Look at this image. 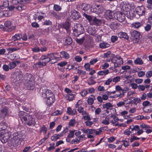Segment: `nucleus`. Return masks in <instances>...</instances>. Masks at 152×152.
Returning a JSON list of instances; mask_svg holds the SVG:
<instances>
[{
    "instance_id": "64",
    "label": "nucleus",
    "mask_w": 152,
    "mask_h": 152,
    "mask_svg": "<svg viewBox=\"0 0 152 152\" xmlns=\"http://www.w3.org/2000/svg\"><path fill=\"white\" fill-rule=\"evenodd\" d=\"M111 41L112 42H114L116 41L118 39V37L115 36H112L111 37Z\"/></svg>"
},
{
    "instance_id": "61",
    "label": "nucleus",
    "mask_w": 152,
    "mask_h": 152,
    "mask_svg": "<svg viewBox=\"0 0 152 152\" xmlns=\"http://www.w3.org/2000/svg\"><path fill=\"white\" fill-rule=\"evenodd\" d=\"M47 129V128L44 125H43L41 129V132L43 131V133L46 134Z\"/></svg>"
},
{
    "instance_id": "38",
    "label": "nucleus",
    "mask_w": 152,
    "mask_h": 152,
    "mask_svg": "<svg viewBox=\"0 0 152 152\" xmlns=\"http://www.w3.org/2000/svg\"><path fill=\"white\" fill-rule=\"evenodd\" d=\"M99 46L101 48L103 49L108 47L110 45L106 42H103L99 44Z\"/></svg>"
},
{
    "instance_id": "19",
    "label": "nucleus",
    "mask_w": 152,
    "mask_h": 152,
    "mask_svg": "<svg viewBox=\"0 0 152 152\" xmlns=\"http://www.w3.org/2000/svg\"><path fill=\"white\" fill-rule=\"evenodd\" d=\"M8 112V110L7 107H3L1 108L0 112V117L4 118L5 117Z\"/></svg>"
},
{
    "instance_id": "17",
    "label": "nucleus",
    "mask_w": 152,
    "mask_h": 152,
    "mask_svg": "<svg viewBox=\"0 0 152 152\" xmlns=\"http://www.w3.org/2000/svg\"><path fill=\"white\" fill-rule=\"evenodd\" d=\"M15 8L18 10H21L25 9L24 6L22 4H19L18 6L15 7L14 5H11L8 7V9L10 11H12Z\"/></svg>"
},
{
    "instance_id": "24",
    "label": "nucleus",
    "mask_w": 152,
    "mask_h": 152,
    "mask_svg": "<svg viewBox=\"0 0 152 152\" xmlns=\"http://www.w3.org/2000/svg\"><path fill=\"white\" fill-rule=\"evenodd\" d=\"M20 62L18 61H15V62H12L9 63V66L10 67V69H12L15 68L17 65V64H18Z\"/></svg>"
},
{
    "instance_id": "37",
    "label": "nucleus",
    "mask_w": 152,
    "mask_h": 152,
    "mask_svg": "<svg viewBox=\"0 0 152 152\" xmlns=\"http://www.w3.org/2000/svg\"><path fill=\"white\" fill-rule=\"evenodd\" d=\"M66 95L68 97L67 100L69 101L73 100L75 97V95L73 94H67Z\"/></svg>"
},
{
    "instance_id": "45",
    "label": "nucleus",
    "mask_w": 152,
    "mask_h": 152,
    "mask_svg": "<svg viewBox=\"0 0 152 152\" xmlns=\"http://www.w3.org/2000/svg\"><path fill=\"white\" fill-rule=\"evenodd\" d=\"M53 9L54 10L56 11H59L61 10L62 8L59 5L55 4L54 5Z\"/></svg>"
},
{
    "instance_id": "54",
    "label": "nucleus",
    "mask_w": 152,
    "mask_h": 152,
    "mask_svg": "<svg viewBox=\"0 0 152 152\" xmlns=\"http://www.w3.org/2000/svg\"><path fill=\"white\" fill-rule=\"evenodd\" d=\"M140 127L142 128V129L145 130H146L147 129L150 127L149 126L146 125L144 124H142L141 125H140Z\"/></svg>"
},
{
    "instance_id": "36",
    "label": "nucleus",
    "mask_w": 152,
    "mask_h": 152,
    "mask_svg": "<svg viewBox=\"0 0 152 152\" xmlns=\"http://www.w3.org/2000/svg\"><path fill=\"white\" fill-rule=\"evenodd\" d=\"M134 63L137 64L142 65L143 62L142 60L140 58H137L134 61Z\"/></svg>"
},
{
    "instance_id": "47",
    "label": "nucleus",
    "mask_w": 152,
    "mask_h": 152,
    "mask_svg": "<svg viewBox=\"0 0 152 152\" xmlns=\"http://www.w3.org/2000/svg\"><path fill=\"white\" fill-rule=\"evenodd\" d=\"M78 149V148H76L73 149H72L70 150L69 148H67L63 150L61 152H63V151H67V152H72L76 151Z\"/></svg>"
},
{
    "instance_id": "44",
    "label": "nucleus",
    "mask_w": 152,
    "mask_h": 152,
    "mask_svg": "<svg viewBox=\"0 0 152 152\" xmlns=\"http://www.w3.org/2000/svg\"><path fill=\"white\" fill-rule=\"evenodd\" d=\"M117 93L114 96H113V98L117 97L118 96L122 97L124 95V91H122V92H121V91H119V93Z\"/></svg>"
},
{
    "instance_id": "6",
    "label": "nucleus",
    "mask_w": 152,
    "mask_h": 152,
    "mask_svg": "<svg viewBox=\"0 0 152 152\" xmlns=\"http://www.w3.org/2000/svg\"><path fill=\"white\" fill-rule=\"evenodd\" d=\"M73 29L74 34L76 36H79L83 32V27L80 24H76Z\"/></svg>"
},
{
    "instance_id": "39",
    "label": "nucleus",
    "mask_w": 152,
    "mask_h": 152,
    "mask_svg": "<svg viewBox=\"0 0 152 152\" xmlns=\"http://www.w3.org/2000/svg\"><path fill=\"white\" fill-rule=\"evenodd\" d=\"M147 4L146 7L148 9H152V0H147Z\"/></svg>"
},
{
    "instance_id": "50",
    "label": "nucleus",
    "mask_w": 152,
    "mask_h": 152,
    "mask_svg": "<svg viewBox=\"0 0 152 152\" xmlns=\"http://www.w3.org/2000/svg\"><path fill=\"white\" fill-rule=\"evenodd\" d=\"M121 78L119 76H116L115 77H114L113 78H112V80H113V82L116 83L118 82L120 80Z\"/></svg>"
},
{
    "instance_id": "27",
    "label": "nucleus",
    "mask_w": 152,
    "mask_h": 152,
    "mask_svg": "<svg viewBox=\"0 0 152 152\" xmlns=\"http://www.w3.org/2000/svg\"><path fill=\"white\" fill-rule=\"evenodd\" d=\"M91 96L92 97H89L87 100L88 104L89 105H91L93 104L94 102V100L96 99L95 96L91 95Z\"/></svg>"
},
{
    "instance_id": "8",
    "label": "nucleus",
    "mask_w": 152,
    "mask_h": 152,
    "mask_svg": "<svg viewBox=\"0 0 152 152\" xmlns=\"http://www.w3.org/2000/svg\"><path fill=\"white\" fill-rule=\"evenodd\" d=\"M104 10V7L102 5H96L92 6L91 9L92 12H95L96 14L102 13Z\"/></svg>"
},
{
    "instance_id": "51",
    "label": "nucleus",
    "mask_w": 152,
    "mask_h": 152,
    "mask_svg": "<svg viewBox=\"0 0 152 152\" xmlns=\"http://www.w3.org/2000/svg\"><path fill=\"white\" fill-rule=\"evenodd\" d=\"M11 24L12 23L10 20L6 21L4 23V26L7 28L9 27Z\"/></svg>"
},
{
    "instance_id": "25",
    "label": "nucleus",
    "mask_w": 152,
    "mask_h": 152,
    "mask_svg": "<svg viewBox=\"0 0 152 152\" xmlns=\"http://www.w3.org/2000/svg\"><path fill=\"white\" fill-rule=\"evenodd\" d=\"M7 125L5 123L2 122L0 124V130H4L5 132H7Z\"/></svg>"
},
{
    "instance_id": "35",
    "label": "nucleus",
    "mask_w": 152,
    "mask_h": 152,
    "mask_svg": "<svg viewBox=\"0 0 152 152\" xmlns=\"http://www.w3.org/2000/svg\"><path fill=\"white\" fill-rule=\"evenodd\" d=\"M62 55V57L65 59H68L69 58V54L66 52L62 51L60 53Z\"/></svg>"
},
{
    "instance_id": "30",
    "label": "nucleus",
    "mask_w": 152,
    "mask_h": 152,
    "mask_svg": "<svg viewBox=\"0 0 152 152\" xmlns=\"http://www.w3.org/2000/svg\"><path fill=\"white\" fill-rule=\"evenodd\" d=\"M62 136L63 135L61 134H56L51 137V139L53 141H56L57 139H59L60 137Z\"/></svg>"
},
{
    "instance_id": "49",
    "label": "nucleus",
    "mask_w": 152,
    "mask_h": 152,
    "mask_svg": "<svg viewBox=\"0 0 152 152\" xmlns=\"http://www.w3.org/2000/svg\"><path fill=\"white\" fill-rule=\"evenodd\" d=\"M88 31V33L92 35H94L96 33V30L94 28H90Z\"/></svg>"
},
{
    "instance_id": "15",
    "label": "nucleus",
    "mask_w": 152,
    "mask_h": 152,
    "mask_svg": "<svg viewBox=\"0 0 152 152\" xmlns=\"http://www.w3.org/2000/svg\"><path fill=\"white\" fill-rule=\"evenodd\" d=\"M140 34L138 31H134L131 33V37L133 40H135L137 42L140 39Z\"/></svg>"
},
{
    "instance_id": "21",
    "label": "nucleus",
    "mask_w": 152,
    "mask_h": 152,
    "mask_svg": "<svg viewBox=\"0 0 152 152\" xmlns=\"http://www.w3.org/2000/svg\"><path fill=\"white\" fill-rule=\"evenodd\" d=\"M129 5L126 4H124L121 7L122 10L124 12V13L126 14L128 16V12L130 10L129 8Z\"/></svg>"
},
{
    "instance_id": "48",
    "label": "nucleus",
    "mask_w": 152,
    "mask_h": 152,
    "mask_svg": "<svg viewBox=\"0 0 152 152\" xmlns=\"http://www.w3.org/2000/svg\"><path fill=\"white\" fill-rule=\"evenodd\" d=\"M83 15L90 22H91L92 20V19L91 17L89 15H88L85 13L83 14Z\"/></svg>"
},
{
    "instance_id": "62",
    "label": "nucleus",
    "mask_w": 152,
    "mask_h": 152,
    "mask_svg": "<svg viewBox=\"0 0 152 152\" xmlns=\"http://www.w3.org/2000/svg\"><path fill=\"white\" fill-rule=\"evenodd\" d=\"M151 26L149 24H147V25L145 27V31H148L151 29Z\"/></svg>"
},
{
    "instance_id": "4",
    "label": "nucleus",
    "mask_w": 152,
    "mask_h": 152,
    "mask_svg": "<svg viewBox=\"0 0 152 152\" xmlns=\"http://www.w3.org/2000/svg\"><path fill=\"white\" fill-rule=\"evenodd\" d=\"M56 54V53H51L46 55H42L41 56L40 59H45L47 63L51 61V63L53 64L56 62L57 58L55 56Z\"/></svg>"
},
{
    "instance_id": "13",
    "label": "nucleus",
    "mask_w": 152,
    "mask_h": 152,
    "mask_svg": "<svg viewBox=\"0 0 152 152\" xmlns=\"http://www.w3.org/2000/svg\"><path fill=\"white\" fill-rule=\"evenodd\" d=\"M111 117L113 118V120L110 121V123L114 126H121L122 124H119L118 122V121H119V119L115 116L114 115H112Z\"/></svg>"
},
{
    "instance_id": "34",
    "label": "nucleus",
    "mask_w": 152,
    "mask_h": 152,
    "mask_svg": "<svg viewBox=\"0 0 152 152\" xmlns=\"http://www.w3.org/2000/svg\"><path fill=\"white\" fill-rule=\"evenodd\" d=\"M99 131H97V130L94 129H89V133L91 134H92L94 135L96 134V135H98L99 134Z\"/></svg>"
},
{
    "instance_id": "22",
    "label": "nucleus",
    "mask_w": 152,
    "mask_h": 152,
    "mask_svg": "<svg viewBox=\"0 0 152 152\" xmlns=\"http://www.w3.org/2000/svg\"><path fill=\"white\" fill-rule=\"evenodd\" d=\"M118 36L120 38H124L127 40L129 39V36L125 32H120L118 33Z\"/></svg>"
},
{
    "instance_id": "31",
    "label": "nucleus",
    "mask_w": 152,
    "mask_h": 152,
    "mask_svg": "<svg viewBox=\"0 0 152 152\" xmlns=\"http://www.w3.org/2000/svg\"><path fill=\"white\" fill-rule=\"evenodd\" d=\"M109 26L111 29L113 30H115L118 28V24L117 23L112 22L110 24Z\"/></svg>"
},
{
    "instance_id": "3",
    "label": "nucleus",
    "mask_w": 152,
    "mask_h": 152,
    "mask_svg": "<svg viewBox=\"0 0 152 152\" xmlns=\"http://www.w3.org/2000/svg\"><path fill=\"white\" fill-rule=\"evenodd\" d=\"M25 138L20 133H14L10 140L11 144L14 146H17L20 143V141Z\"/></svg>"
},
{
    "instance_id": "58",
    "label": "nucleus",
    "mask_w": 152,
    "mask_h": 152,
    "mask_svg": "<svg viewBox=\"0 0 152 152\" xmlns=\"http://www.w3.org/2000/svg\"><path fill=\"white\" fill-rule=\"evenodd\" d=\"M111 55L112 56L113 55L111 54V52L110 51H108L106 53H104V57L105 58H108Z\"/></svg>"
},
{
    "instance_id": "52",
    "label": "nucleus",
    "mask_w": 152,
    "mask_h": 152,
    "mask_svg": "<svg viewBox=\"0 0 152 152\" xmlns=\"http://www.w3.org/2000/svg\"><path fill=\"white\" fill-rule=\"evenodd\" d=\"M88 94V91L86 90H83L80 93V94L83 97L85 96Z\"/></svg>"
},
{
    "instance_id": "57",
    "label": "nucleus",
    "mask_w": 152,
    "mask_h": 152,
    "mask_svg": "<svg viewBox=\"0 0 152 152\" xmlns=\"http://www.w3.org/2000/svg\"><path fill=\"white\" fill-rule=\"evenodd\" d=\"M7 50L8 51L9 53H12L13 52L16 51L18 49L16 48H9L7 49Z\"/></svg>"
},
{
    "instance_id": "2",
    "label": "nucleus",
    "mask_w": 152,
    "mask_h": 152,
    "mask_svg": "<svg viewBox=\"0 0 152 152\" xmlns=\"http://www.w3.org/2000/svg\"><path fill=\"white\" fill-rule=\"evenodd\" d=\"M18 115L22 122L25 121V124L27 125L31 126L35 125V119L31 115L22 111L19 112Z\"/></svg>"
},
{
    "instance_id": "26",
    "label": "nucleus",
    "mask_w": 152,
    "mask_h": 152,
    "mask_svg": "<svg viewBox=\"0 0 152 152\" xmlns=\"http://www.w3.org/2000/svg\"><path fill=\"white\" fill-rule=\"evenodd\" d=\"M72 38L70 37H66L65 39L64 44L65 45H70L72 43Z\"/></svg>"
},
{
    "instance_id": "23",
    "label": "nucleus",
    "mask_w": 152,
    "mask_h": 152,
    "mask_svg": "<svg viewBox=\"0 0 152 152\" xmlns=\"http://www.w3.org/2000/svg\"><path fill=\"white\" fill-rule=\"evenodd\" d=\"M23 74L22 72L17 71L15 74V75L16 76V78L17 80H20L23 77Z\"/></svg>"
},
{
    "instance_id": "43",
    "label": "nucleus",
    "mask_w": 152,
    "mask_h": 152,
    "mask_svg": "<svg viewBox=\"0 0 152 152\" xmlns=\"http://www.w3.org/2000/svg\"><path fill=\"white\" fill-rule=\"evenodd\" d=\"M85 37H83L81 38L80 39H76L75 40L77 43L80 44H81L83 43L84 40H85Z\"/></svg>"
},
{
    "instance_id": "59",
    "label": "nucleus",
    "mask_w": 152,
    "mask_h": 152,
    "mask_svg": "<svg viewBox=\"0 0 152 152\" xmlns=\"http://www.w3.org/2000/svg\"><path fill=\"white\" fill-rule=\"evenodd\" d=\"M146 76L147 77L149 78L152 76V71L147 72L146 74Z\"/></svg>"
},
{
    "instance_id": "33",
    "label": "nucleus",
    "mask_w": 152,
    "mask_h": 152,
    "mask_svg": "<svg viewBox=\"0 0 152 152\" xmlns=\"http://www.w3.org/2000/svg\"><path fill=\"white\" fill-rule=\"evenodd\" d=\"M70 26L69 23V22H66L63 24L62 26L63 28L68 31L70 28Z\"/></svg>"
},
{
    "instance_id": "20",
    "label": "nucleus",
    "mask_w": 152,
    "mask_h": 152,
    "mask_svg": "<svg viewBox=\"0 0 152 152\" xmlns=\"http://www.w3.org/2000/svg\"><path fill=\"white\" fill-rule=\"evenodd\" d=\"M101 20L97 18L96 17H94L92 19L91 22L90 23L91 24L96 26H99L101 24Z\"/></svg>"
},
{
    "instance_id": "10",
    "label": "nucleus",
    "mask_w": 152,
    "mask_h": 152,
    "mask_svg": "<svg viewBox=\"0 0 152 152\" xmlns=\"http://www.w3.org/2000/svg\"><path fill=\"white\" fill-rule=\"evenodd\" d=\"M115 18L120 22H122L125 19V17L124 13L117 12L115 13Z\"/></svg>"
},
{
    "instance_id": "41",
    "label": "nucleus",
    "mask_w": 152,
    "mask_h": 152,
    "mask_svg": "<svg viewBox=\"0 0 152 152\" xmlns=\"http://www.w3.org/2000/svg\"><path fill=\"white\" fill-rule=\"evenodd\" d=\"M130 129H131V131L133 132L134 130L138 131L140 129V127L138 125H136L134 126L132 125L130 126Z\"/></svg>"
},
{
    "instance_id": "28",
    "label": "nucleus",
    "mask_w": 152,
    "mask_h": 152,
    "mask_svg": "<svg viewBox=\"0 0 152 152\" xmlns=\"http://www.w3.org/2000/svg\"><path fill=\"white\" fill-rule=\"evenodd\" d=\"M142 25V24L139 22H135L132 24V27L136 28H138Z\"/></svg>"
},
{
    "instance_id": "32",
    "label": "nucleus",
    "mask_w": 152,
    "mask_h": 152,
    "mask_svg": "<svg viewBox=\"0 0 152 152\" xmlns=\"http://www.w3.org/2000/svg\"><path fill=\"white\" fill-rule=\"evenodd\" d=\"M109 73V70L108 69H106L99 71L97 74L99 75L105 76Z\"/></svg>"
},
{
    "instance_id": "18",
    "label": "nucleus",
    "mask_w": 152,
    "mask_h": 152,
    "mask_svg": "<svg viewBox=\"0 0 152 152\" xmlns=\"http://www.w3.org/2000/svg\"><path fill=\"white\" fill-rule=\"evenodd\" d=\"M7 132H5V134L2 135L0 137V140L3 143H5L7 142L9 138V134L6 133Z\"/></svg>"
},
{
    "instance_id": "7",
    "label": "nucleus",
    "mask_w": 152,
    "mask_h": 152,
    "mask_svg": "<svg viewBox=\"0 0 152 152\" xmlns=\"http://www.w3.org/2000/svg\"><path fill=\"white\" fill-rule=\"evenodd\" d=\"M31 75L27 74L24 76V78L25 80H28V79H26V77H29V78L30 77ZM26 86L27 87V88L28 90H32L34 88V82L33 80H28L26 83Z\"/></svg>"
},
{
    "instance_id": "63",
    "label": "nucleus",
    "mask_w": 152,
    "mask_h": 152,
    "mask_svg": "<svg viewBox=\"0 0 152 152\" xmlns=\"http://www.w3.org/2000/svg\"><path fill=\"white\" fill-rule=\"evenodd\" d=\"M125 104H130L132 102L130 99H127L123 101Z\"/></svg>"
},
{
    "instance_id": "42",
    "label": "nucleus",
    "mask_w": 152,
    "mask_h": 152,
    "mask_svg": "<svg viewBox=\"0 0 152 152\" xmlns=\"http://www.w3.org/2000/svg\"><path fill=\"white\" fill-rule=\"evenodd\" d=\"M102 123L103 124L105 125H108L110 123L109 118L107 117H106L102 121Z\"/></svg>"
},
{
    "instance_id": "56",
    "label": "nucleus",
    "mask_w": 152,
    "mask_h": 152,
    "mask_svg": "<svg viewBox=\"0 0 152 152\" xmlns=\"http://www.w3.org/2000/svg\"><path fill=\"white\" fill-rule=\"evenodd\" d=\"M3 69L6 72L8 71L10 69L9 66L6 64H4L3 66Z\"/></svg>"
},
{
    "instance_id": "29",
    "label": "nucleus",
    "mask_w": 152,
    "mask_h": 152,
    "mask_svg": "<svg viewBox=\"0 0 152 152\" xmlns=\"http://www.w3.org/2000/svg\"><path fill=\"white\" fill-rule=\"evenodd\" d=\"M103 108L107 110H110L112 109L113 106L110 103H107L102 105Z\"/></svg>"
},
{
    "instance_id": "40",
    "label": "nucleus",
    "mask_w": 152,
    "mask_h": 152,
    "mask_svg": "<svg viewBox=\"0 0 152 152\" xmlns=\"http://www.w3.org/2000/svg\"><path fill=\"white\" fill-rule=\"evenodd\" d=\"M128 12V15H129L130 17L133 18L135 16L134 10H130Z\"/></svg>"
},
{
    "instance_id": "11",
    "label": "nucleus",
    "mask_w": 152,
    "mask_h": 152,
    "mask_svg": "<svg viewBox=\"0 0 152 152\" xmlns=\"http://www.w3.org/2000/svg\"><path fill=\"white\" fill-rule=\"evenodd\" d=\"M41 60L42 61V62L38 61L33 64V67L34 68H40L46 66L47 63L46 62L45 59Z\"/></svg>"
},
{
    "instance_id": "1",
    "label": "nucleus",
    "mask_w": 152,
    "mask_h": 152,
    "mask_svg": "<svg viewBox=\"0 0 152 152\" xmlns=\"http://www.w3.org/2000/svg\"><path fill=\"white\" fill-rule=\"evenodd\" d=\"M39 91L42 96L47 98L46 104L48 106L51 105L55 100L54 94L50 90L46 88H40Z\"/></svg>"
},
{
    "instance_id": "5",
    "label": "nucleus",
    "mask_w": 152,
    "mask_h": 152,
    "mask_svg": "<svg viewBox=\"0 0 152 152\" xmlns=\"http://www.w3.org/2000/svg\"><path fill=\"white\" fill-rule=\"evenodd\" d=\"M110 61L114 64V68L119 67L121 65L123 64L122 58L119 56H116L111 58Z\"/></svg>"
},
{
    "instance_id": "46",
    "label": "nucleus",
    "mask_w": 152,
    "mask_h": 152,
    "mask_svg": "<svg viewBox=\"0 0 152 152\" xmlns=\"http://www.w3.org/2000/svg\"><path fill=\"white\" fill-rule=\"evenodd\" d=\"M75 132V130L69 131V134L67 136V137L68 138H72L74 137V135Z\"/></svg>"
},
{
    "instance_id": "14",
    "label": "nucleus",
    "mask_w": 152,
    "mask_h": 152,
    "mask_svg": "<svg viewBox=\"0 0 152 152\" xmlns=\"http://www.w3.org/2000/svg\"><path fill=\"white\" fill-rule=\"evenodd\" d=\"M136 12L139 16H142L145 14V9L143 6L138 7L136 9Z\"/></svg>"
},
{
    "instance_id": "16",
    "label": "nucleus",
    "mask_w": 152,
    "mask_h": 152,
    "mask_svg": "<svg viewBox=\"0 0 152 152\" xmlns=\"http://www.w3.org/2000/svg\"><path fill=\"white\" fill-rule=\"evenodd\" d=\"M71 17L73 19H78L80 17V15L79 13L75 10H73L71 11Z\"/></svg>"
},
{
    "instance_id": "60",
    "label": "nucleus",
    "mask_w": 152,
    "mask_h": 152,
    "mask_svg": "<svg viewBox=\"0 0 152 152\" xmlns=\"http://www.w3.org/2000/svg\"><path fill=\"white\" fill-rule=\"evenodd\" d=\"M77 73L79 75H84L86 74V72L80 69H77Z\"/></svg>"
},
{
    "instance_id": "12",
    "label": "nucleus",
    "mask_w": 152,
    "mask_h": 152,
    "mask_svg": "<svg viewBox=\"0 0 152 152\" xmlns=\"http://www.w3.org/2000/svg\"><path fill=\"white\" fill-rule=\"evenodd\" d=\"M91 7V5L89 4L86 3H83L81 4H78L77 5V8H80L84 11H88Z\"/></svg>"
},
{
    "instance_id": "9",
    "label": "nucleus",
    "mask_w": 152,
    "mask_h": 152,
    "mask_svg": "<svg viewBox=\"0 0 152 152\" xmlns=\"http://www.w3.org/2000/svg\"><path fill=\"white\" fill-rule=\"evenodd\" d=\"M104 16L107 20H111L115 18V13L110 10H107L105 12Z\"/></svg>"
},
{
    "instance_id": "55",
    "label": "nucleus",
    "mask_w": 152,
    "mask_h": 152,
    "mask_svg": "<svg viewBox=\"0 0 152 152\" xmlns=\"http://www.w3.org/2000/svg\"><path fill=\"white\" fill-rule=\"evenodd\" d=\"M141 101V99L139 98H136L134 99L133 100V103L135 104H137L138 103H139Z\"/></svg>"
},
{
    "instance_id": "53",
    "label": "nucleus",
    "mask_w": 152,
    "mask_h": 152,
    "mask_svg": "<svg viewBox=\"0 0 152 152\" xmlns=\"http://www.w3.org/2000/svg\"><path fill=\"white\" fill-rule=\"evenodd\" d=\"M24 0H20L19 1L17 0H13L12 3L14 4H16V3H20V4L22 5L23 4V3H24Z\"/></svg>"
}]
</instances>
